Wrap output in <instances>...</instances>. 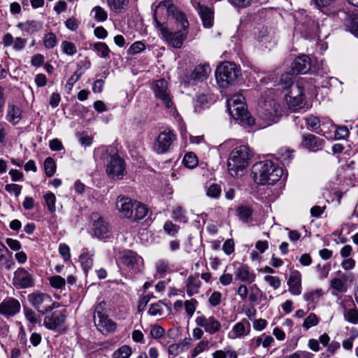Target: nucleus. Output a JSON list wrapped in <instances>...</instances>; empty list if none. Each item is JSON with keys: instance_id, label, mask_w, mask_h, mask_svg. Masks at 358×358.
Returning a JSON list of instances; mask_svg holds the SVG:
<instances>
[{"instance_id": "f257e3e1", "label": "nucleus", "mask_w": 358, "mask_h": 358, "mask_svg": "<svg viewBox=\"0 0 358 358\" xmlns=\"http://www.w3.org/2000/svg\"><path fill=\"white\" fill-rule=\"evenodd\" d=\"M94 157L105 164L106 171L110 178L119 180L125 175V162L112 148L99 147L95 149Z\"/></svg>"}, {"instance_id": "f03ea898", "label": "nucleus", "mask_w": 358, "mask_h": 358, "mask_svg": "<svg viewBox=\"0 0 358 358\" xmlns=\"http://www.w3.org/2000/svg\"><path fill=\"white\" fill-rule=\"evenodd\" d=\"M282 173V169L271 160L256 162L251 170V176L258 185H273L280 180Z\"/></svg>"}, {"instance_id": "7ed1b4c3", "label": "nucleus", "mask_w": 358, "mask_h": 358, "mask_svg": "<svg viewBox=\"0 0 358 358\" xmlns=\"http://www.w3.org/2000/svg\"><path fill=\"white\" fill-rule=\"evenodd\" d=\"M253 153L247 145H241L234 148L227 160L229 173L232 177H239L248 166Z\"/></svg>"}, {"instance_id": "20e7f679", "label": "nucleus", "mask_w": 358, "mask_h": 358, "mask_svg": "<svg viewBox=\"0 0 358 358\" xmlns=\"http://www.w3.org/2000/svg\"><path fill=\"white\" fill-rule=\"evenodd\" d=\"M245 106V98L240 93L227 99V110L229 115L241 124L252 126L255 124V119L250 115Z\"/></svg>"}, {"instance_id": "39448f33", "label": "nucleus", "mask_w": 358, "mask_h": 358, "mask_svg": "<svg viewBox=\"0 0 358 358\" xmlns=\"http://www.w3.org/2000/svg\"><path fill=\"white\" fill-rule=\"evenodd\" d=\"M94 323L97 329L104 335L113 333L116 330L117 324L107 315L104 301L94 306Z\"/></svg>"}, {"instance_id": "423d86ee", "label": "nucleus", "mask_w": 358, "mask_h": 358, "mask_svg": "<svg viewBox=\"0 0 358 358\" xmlns=\"http://www.w3.org/2000/svg\"><path fill=\"white\" fill-rule=\"evenodd\" d=\"M29 302L40 313L44 315L59 307V303L53 301L52 297L41 292H34L27 296Z\"/></svg>"}, {"instance_id": "0eeeda50", "label": "nucleus", "mask_w": 358, "mask_h": 358, "mask_svg": "<svg viewBox=\"0 0 358 358\" xmlns=\"http://www.w3.org/2000/svg\"><path fill=\"white\" fill-rule=\"evenodd\" d=\"M280 106L273 99H266L261 103L259 109V117L270 122H277L282 115Z\"/></svg>"}, {"instance_id": "6e6552de", "label": "nucleus", "mask_w": 358, "mask_h": 358, "mask_svg": "<svg viewBox=\"0 0 358 358\" xmlns=\"http://www.w3.org/2000/svg\"><path fill=\"white\" fill-rule=\"evenodd\" d=\"M296 29L298 30L303 37L306 39H313L317 36L318 24L310 16L306 15L303 17L299 15H295Z\"/></svg>"}, {"instance_id": "1a4fd4ad", "label": "nucleus", "mask_w": 358, "mask_h": 358, "mask_svg": "<svg viewBox=\"0 0 358 358\" xmlns=\"http://www.w3.org/2000/svg\"><path fill=\"white\" fill-rule=\"evenodd\" d=\"M158 9H164L168 15L176 21L178 24V29H188L189 22L185 14L170 1L161 2L158 5Z\"/></svg>"}, {"instance_id": "9d476101", "label": "nucleus", "mask_w": 358, "mask_h": 358, "mask_svg": "<svg viewBox=\"0 0 358 358\" xmlns=\"http://www.w3.org/2000/svg\"><path fill=\"white\" fill-rule=\"evenodd\" d=\"M211 69L209 64H199L194 68V71L191 73L186 74L183 76L182 83L185 87L194 85L197 82L206 79Z\"/></svg>"}, {"instance_id": "9b49d317", "label": "nucleus", "mask_w": 358, "mask_h": 358, "mask_svg": "<svg viewBox=\"0 0 358 358\" xmlns=\"http://www.w3.org/2000/svg\"><path fill=\"white\" fill-rule=\"evenodd\" d=\"M152 89L155 97L162 101L164 106L168 109H175L170 92L168 90V83L165 79H159L152 83Z\"/></svg>"}, {"instance_id": "f8f14e48", "label": "nucleus", "mask_w": 358, "mask_h": 358, "mask_svg": "<svg viewBox=\"0 0 358 358\" xmlns=\"http://www.w3.org/2000/svg\"><path fill=\"white\" fill-rule=\"evenodd\" d=\"M176 139V135L171 130L166 129L161 132L154 145V149L158 154L167 152L174 141Z\"/></svg>"}, {"instance_id": "ddd939ff", "label": "nucleus", "mask_w": 358, "mask_h": 358, "mask_svg": "<svg viewBox=\"0 0 358 358\" xmlns=\"http://www.w3.org/2000/svg\"><path fill=\"white\" fill-rule=\"evenodd\" d=\"M66 319L65 310L54 311L44 317L43 325L48 329L59 331L64 329Z\"/></svg>"}, {"instance_id": "4468645a", "label": "nucleus", "mask_w": 358, "mask_h": 358, "mask_svg": "<svg viewBox=\"0 0 358 358\" xmlns=\"http://www.w3.org/2000/svg\"><path fill=\"white\" fill-rule=\"evenodd\" d=\"M119 259L122 264L132 269H138L140 265L143 264L142 257L131 250L120 252Z\"/></svg>"}, {"instance_id": "2eb2a0df", "label": "nucleus", "mask_w": 358, "mask_h": 358, "mask_svg": "<svg viewBox=\"0 0 358 358\" xmlns=\"http://www.w3.org/2000/svg\"><path fill=\"white\" fill-rule=\"evenodd\" d=\"M136 201L129 197L119 196L116 200V208L121 216L131 219L134 216V210Z\"/></svg>"}, {"instance_id": "dca6fc26", "label": "nucleus", "mask_w": 358, "mask_h": 358, "mask_svg": "<svg viewBox=\"0 0 358 358\" xmlns=\"http://www.w3.org/2000/svg\"><path fill=\"white\" fill-rule=\"evenodd\" d=\"M188 34V29H179L176 31H170L168 30L165 31L163 38L166 42L174 48H180L183 44L184 41L186 39Z\"/></svg>"}, {"instance_id": "f3484780", "label": "nucleus", "mask_w": 358, "mask_h": 358, "mask_svg": "<svg viewBox=\"0 0 358 358\" xmlns=\"http://www.w3.org/2000/svg\"><path fill=\"white\" fill-rule=\"evenodd\" d=\"M93 218L92 229L94 236L99 239L108 238L110 232L108 223L98 214H94Z\"/></svg>"}, {"instance_id": "a211bd4d", "label": "nucleus", "mask_w": 358, "mask_h": 358, "mask_svg": "<svg viewBox=\"0 0 358 358\" xmlns=\"http://www.w3.org/2000/svg\"><path fill=\"white\" fill-rule=\"evenodd\" d=\"M325 141L312 134H303L301 137V146L311 152L322 150Z\"/></svg>"}, {"instance_id": "6ab92c4d", "label": "nucleus", "mask_w": 358, "mask_h": 358, "mask_svg": "<svg viewBox=\"0 0 358 358\" xmlns=\"http://www.w3.org/2000/svg\"><path fill=\"white\" fill-rule=\"evenodd\" d=\"M191 3L200 15L203 27L206 28L211 27L213 20V12L211 9L202 5L199 0H191Z\"/></svg>"}, {"instance_id": "aec40b11", "label": "nucleus", "mask_w": 358, "mask_h": 358, "mask_svg": "<svg viewBox=\"0 0 358 358\" xmlns=\"http://www.w3.org/2000/svg\"><path fill=\"white\" fill-rule=\"evenodd\" d=\"M13 283L17 288H27L34 285V280L27 270L20 268L14 273Z\"/></svg>"}, {"instance_id": "412c9836", "label": "nucleus", "mask_w": 358, "mask_h": 358, "mask_svg": "<svg viewBox=\"0 0 358 358\" xmlns=\"http://www.w3.org/2000/svg\"><path fill=\"white\" fill-rule=\"evenodd\" d=\"M195 322L199 327H203L210 334L216 333L221 328L220 322L213 317L198 316Z\"/></svg>"}, {"instance_id": "4be33fe9", "label": "nucleus", "mask_w": 358, "mask_h": 358, "mask_svg": "<svg viewBox=\"0 0 358 358\" xmlns=\"http://www.w3.org/2000/svg\"><path fill=\"white\" fill-rule=\"evenodd\" d=\"M311 67L310 59L308 55H303L297 57L292 63L291 70L292 74H305Z\"/></svg>"}, {"instance_id": "5701e85b", "label": "nucleus", "mask_w": 358, "mask_h": 358, "mask_svg": "<svg viewBox=\"0 0 358 358\" xmlns=\"http://www.w3.org/2000/svg\"><path fill=\"white\" fill-rule=\"evenodd\" d=\"M241 76V69L234 62H225V83L236 85Z\"/></svg>"}, {"instance_id": "b1692460", "label": "nucleus", "mask_w": 358, "mask_h": 358, "mask_svg": "<svg viewBox=\"0 0 358 358\" xmlns=\"http://www.w3.org/2000/svg\"><path fill=\"white\" fill-rule=\"evenodd\" d=\"M20 310V303L14 298L6 299L0 304V313L6 316H13Z\"/></svg>"}, {"instance_id": "393cba45", "label": "nucleus", "mask_w": 358, "mask_h": 358, "mask_svg": "<svg viewBox=\"0 0 358 358\" xmlns=\"http://www.w3.org/2000/svg\"><path fill=\"white\" fill-rule=\"evenodd\" d=\"M289 292L293 295H299L301 293V276L298 271H294L290 273L287 280Z\"/></svg>"}, {"instance_id": "a878e982", "label": "nucleus", "mask_w": 358, "mask_h": 358, "mask_svg": "<svg viewBox=\"0 0 358 358\" xmlns=\"http://www.w3.org/2000/svg\"><path fill=\"white\" fill-rule=\"evenodd\" d=\"M185 287L187 294L191 296L199 292L201 287V281L199 280V274L189 275L185 281Z\"/></svg>"}, {"instance_id": "bb28decb", "label": "nucleus", "mask_w": 358, "mask_h": 358, "mask_svg": "<svg viewBox=\"0 0 358 358\" xmlns=\"http://www.w3.org/2000/svg\"><path fill=\"white\" fill-rule=\"evenodd\" d=\"M21 113L22 110L20 107L14 103H9L8 104L6 120L9 122L13 124L18 123L21 120Z\"/></svg>"}, {"instance_id": "cd10ccee", "label": "nucleus", "mask_w": 358, "mask_h": 358, "mask_svg": "<svg viewBox=\"0 0 358 358\" xmlns=\"http://www.w3.org/2000/svg\"><path fill=\"white\" fill-rule=\"evenodd\" d=\"M255 277V274L250 271L249 267L245 265L241 266L236 271V278L245 282H253Z\"/></svg>"}, {"instance_id": "c85d7f7f", "label": "nucleus", "mask_w": 358, "mask_h": 358, "mask_svg": "<svg viewBox=\"0 0 358 358\" xmlns=\"http://www.w3.org/2000/svg\"><path fill=\"white\" fill-rule=\"evenodd\" d=\"M8 250L6 245L0 241V266H3L6 268L10 269L14 264L11 256H8Z\"/></svg>"}, {"instance_id": "c756f323", "label": "nucleus", "mask_w": 358, "mask_h": 358, "mask_svg": "<svg viewBox=\"0 0 358 358\" xmlns=\"http://www.w3.org/2000/svg\"><path fill=\"white\" fill-rule=\"evenodd\" d=\"M345 26L358 38V15L351 14L345 20Z\"/></svg>"}, {"instance_id": "7c9ffc66", "label": "nucleus", "mask_w": 358, "mask_h": 358, "mask_svg": "<svg viewBox=\"0 0 358 358\" xmlns=\"http://www.w3.org/2000/svg\"><path fill=\"white\" fill-rule=\"evenodd\" d=\"M92 255H90L87 249L83 250L80 255V262L81 266L85 273L92 268L93 265Z\"/></svg>"}, {"instance_id": "2f4dec72", "label": "nucleus", "mask_w": 358, "mask_h": 358, "mask_svg": "<svg viewBox=\"0 0 358 358\" xmlns=\"http://www.w3.org/2000/svg\"><path fill=\"white\" fill-rule=\"evenodd\" d=\"M148 209L143 203L136 201L135 208L134 210L133 218H131L133 221H138L143 220L148 215Z\"/></svg>"}, {"instance_id": "473e14b6", "label": "nucleus", "mask_w": 358, "mask_h": 358, "mask_svg": "<svg viewBox=\"0 0 358 358\" xmlns=\"http://www.w3.org/2000/svg\"><path fill=\"white\" fill-rule=\"evenodd\" d=\"M303 87L299 83L292 84L289 87L288 92L285 94L286 98H296L299 96H304Z\"/></svg>"}, {"instance_id": "72a5a7b5", "label": "nucleus", "mask_w": 358, "mask_h": 358, "mask_svg": "<svg viewBox=\"0 0 358 358\" xmlns=\"http://www.w3.org/2000/svg\"><path fill=\"white\" fill-rule=\"evenodd\" d=\"M93 49L102 58H109L110 50L106 43L97 42L93 45Z\"/></svg>"}, {"instance_id": "f704fd0d", "label": "nucleus", "mask_w": 358, "mask_h": 358, "mask_svg": "<svg viewBox=\"0 0 358 358\" xmlns=\"http://www.w3.org/2000/svg\"><path fill=\"white\" fill-rule=\"evenodd\" d=\"M107 3L112 10L120 13L127 6L129 0H107Z\"/></svg>"}, {"instance_id": "c9c22d12", "label": "nucleus", "mask_w": 358, "mask_h": 358, "mask_svg": "<svg viewBox=\"0 0 358 358\" xmlns=\"http://www.w3.org/2000/svg\"><path fill=\"white\" fill-rule=\"evenodd\" d=\"M198 158L193 152H187L185 155L182 163L188 169H194L198 165Z\"/></svg>"}, {"instance_id": "e433bc0d", "label": "nucleus", "mask_w": 358, "mask_h": 358, "mask_svg": "<svg viewBox=\"0 0 358 358\" xmlns=\"http://www.w3.org/2000/svg\"><path fill=\"white\" fill-rule=\"evenodd\" d=\"M224 62H220L217 66L215 72V77L216 83L220 89V92H222L224 88V67L222 66Z\"/></svg>"}, {"instance_id": "4c0bfd02", "label": "nucleus", "mask_w": 358, "mask_h": 358, "mask_svg": "<svg viewBox=\"0 0 358 358\" xmlns=\"http://www.w3.org/2000/svg\"><path fill=\"white\" fill-rule=\"evenodd\" d=\"M131 353V348L129 345H124L113 352V358H129Z\"/></svg>"}, {"instance_id": "58836bf2", "label": "nucleus", "mask_w": 358, "mask_h": 358, "mask_svg": "<svg viewBox=\"0 0 358 358\" xmlns=\"http://www.w3.org/2000/svg\"><path fill=\"white\" fill-rule=\"evenodd\" d=\"M92 13H94V19L96 22H104L108 18L107 12L99 6L94 7L92 10Z\"/></svg>"}, {"instance_id": "ea45409f", "label": "nucleus", "mask_w": 358, "mask_h": 358, "mask_svg": "<svg viewBox=\"0 0 358 358\" xmlns=\"http://www.w3.org/2000/svg\"><path fill=\"white\" fill-rule=\"evenodd\" d=\"M245 326L242 322H238L236 324L232 330L228 334V337L232 339L236 338L243 336L245 333Z\"/></svg>"}, {"instance_id": "a19ab883", "label": "nucleus", "mask_w": 358, "mask_h": 358, "mask_svg": "<svg viewBox=\"0 0 358 358\" xmlns=\"http://www.w3.org/2000/svg\"><path fill=\"white\" fill-rule=\"evenodd\" d=\"M208 100L206 95L203 94L198 95L194 103L195 112L201 113L203 108V106L208 103Z\"/></svg>"}, {"instance_id": "79ce46f5", "label": "nucleus", "mask_w": 358, "mask_h": 358, "mask_svg": "<svg viewBox=\"0 0 358 358\" xmlns=\"http://www.w3.org/2000/svg\"><path fill=\"white\" fill-rule=\"evenodd\" d=\"M45 204L48 207V210L53 213L55 212V202L56 197L55 195L52 192H48L43 196Z\"/></svg>"}, {"instance_id": "37998d69", "label": "nucleus", "mask_w": 358, "mask_h": 358, "mask_svg": "<svg viewBox=\"0 0 358 358\" xmlns=\"http://www.w3.org/2000/svg\"><path fill=\"white\" fill-rule=\"evenodd\" d=\"M44 169L45 174L48 177L52 176L56 171V164L54 159L51 157L45 159L44 162Z\"/></svg>"}, {"instance_id": "c03bdc74", "label": "nucleus", "mask_w": 358, "mask_h": 358, "mask_svg": "<svg viewBox=\"0 0 358 358\" xmlns=\"http://www.w3.org/2000/svg\"><path fill=\"white\" fill-rule=\"evenodd\" d=\"M278 159L283 164H289L293 157L291 151L287 148H281L278 151Z\"/></svg>"}, {"instance_id": "a18cd8bd", "label": "nucleus", "mask_w": 358, "mask_h": 358, "mask_svg": "<svg viewBox=\"0 0 358 358\" xmlns=\"http://www.w3.org/2000/svg\"><path fill=\"white\" fill-rule=\"evenodd\" d=\"M164 231L171 236H176L180 230V226L173 224L171 221H166L163 227Z\"/></svg>"}, {"instance_id": "49530a36", "label": "nucleus", "mask_w": 358, "mask_h": 358, "mask_svg": "<svg viewBox=\"0 0 358 358\" xmlns=\"http://www.w3.org/2000/svg\"><path fill=\"white\" fill-rule=\"evenodd\" d=\"M64 53L73 56L77 52V48L75 44L68 41H64L61 45Z\"/></svg>"}, {"instance_id": "de8ad7c7", "label": "nucleus", "mask_w": 358, "mask_h": 358, "mask_svg": "<svg viewBox=\"0 0 358 358\" xmlns=\"http://www.w3.org/2000/svg\"><path fill=\"white\" fill-rule=\"evenodd\" d=\"M44 45L46 48L50 49L56 46L57 43V37L52 32H49L44 36Z\"/></svg>"}, {"instance_id": "09e8293b", "label": "nucleus", "mask_w": 358, "mask_h": 358, "mask_svg": "<svg viewBox=\"0 0 358 358\" xmlns=\"http://www.w3.org/2000/svg\"><path fill=\"white\" fill-rule=\"evenodd\" d=\"M304 96H299L296 98H286V101L290 108L294 110L301 108L303 103Z\"/></svg>"}, {"instance_id": "8fccbe9b", "label": "nucleus", "mask_w": 358, "mask_h": 358, "mask_svg": "<svg viewBox=\"0 0 358 358\" xmlns=\"http://www.w3.org/2000/svg\"><path fill=\"white\" fill-rule=\"evenodd\" d=\"M24 313L26 319L31 324L32 326H35L36 324L40 323V319L33 310L24 308Z\"/></svg>"}, {"instance_id": "3c124183", "label": "nucleus", "mask_w": 358, "mask_h": 358, "mask_svg": "<svg viewBox=\"0 0 358 358\" xmlns=\"http://www.w3.org/2000/svg\"><path fill=\"white\" fill-rule=\"evenodd\" d=\"M331 287L338 292L343 293L347 291V286L345 282L339 278H333L331 280Z\"/></svg>"}, {"instance_id": "603ef678", "label": "nucleus", "mask_w": 358, "mask_h": 358, "mask_svg": "<svg viewBox=\"0 0 358 358\" xmlns=\"http://www.w3.org/2000/svg\"><path fill=\"white\" fill-rule=\"evenodd\" d=\"M164 303L162 301L151 304L148 313L152 316H161L163 314Z\"/></svg>"}, {"instance_id": "864d4df0", "label": "nucleus", "mask_w": 358, "mask_h": 358, "mask_svg": "<svg viewBox=\"0 0 358 358\" xmlns=\"http://www.w3.org/2000/svg\"><path fill=\"white\" fill-rule=\"evenodd\" d=\"M23 25L24 31L27 32L37 31L42 28L41 23L36 20L27 21Z\"/></svg>"}, {"instance_id": "5fc2aeb1", "label": "nucleus", "mask_w": 358, "mask_h": 358, "mask_svg": "<svg viewBox=\"0 0 358 358\" xmlns=\"http://www.w3.org/2000/svg\"><path fill=\"white\" fill-rule=\"evenodd\" d=\"M50 285L55 289H62L66 285L64 278L60 275H54L49 278Z\"/></svg>"}, {"instance_id": "6e6d98bb", "label": "nucleus", "mask_w": 358, "mask_h": 358, "mask_svg": "<svg viewBox=\"0 0 358 358\" xmlns=\"http://www.w3.org/2000/svg\"><path fill=\"white\" fill-rule=\"evenodd\" d=\"M221 192V186L217 184L213 183L210 185L207 189L206 194L209 197L217 198L220 196Z\"/></svg>"}, {"instance_id": "4d7b16f0", "label": "nucleus", "mask_w": 358, "mask_h": 358, "mask_svg": "<svg viewBox=\"0 0 358 358\" xmlns=\"http://www.w3.org/2000/svg\"><path fill=\"white\" fill-rule=\"evenodd\" d=\"M172 217L181 222H186L187 218L185 215V211L180 206H177L173 210Z\"/></svg>"}, {"instance_id": "13d9d810", "label": "nucleus", "mask_w": 358, "mask_h": 358, "mask_svg": "<svg viewBox=\"0 0 358 358\" xmlns=\"http://www.w3.org/2000/svg\"><path fill=\"white\" fill-rule=\"evenodd\" d=\"M344 317L349 322L358 324V310L357 308L348 310L345 313Z\"/></svg>"}, {"instance_id": "bf43d9fd", "label": "nucleus", "mask_w": 358, "mask_h": 358, "mask_svg": "<svg viewBox=\"0 0 358 358\" xmlns=\"http://www.w3.org/2000/svg\"><path fill=\"white\" fill-rule=\"evenodd\" d=\"M319 320L317 317L314 313H310L304 320L303 327L305 329H308L311 327L315 326L318 324Z\"/></svg>"}, {"instance_id": "052dcab7", "label": "nucleus", "mask_w": 358, "mask_h": 358, "mask_svg": "<svg viewBox=\"0 0 358 358\" xmlns=\"http://www.w3.org/2000/svg\"><path fill=\"white\" fill-rule=\"evenodd\" d=\"M238 215L243 221H247L252 215V210L249 207L241 206L238 209Z\"/></svg>"}, {"instance_id": "680f3d73", "label": "nucleus", "mask_w": 358, "mask_h": 358, "mask_svg": "<svg viewBox=\"0 0 358 358\" xmlns=\"http://www.w3.org/2000/svg\"><path fill=\"white\" fill-rule=\"evenodd\" d=\"M292 75L293 74L292 73V70H290L289 72L284 73L281 76L280 83L282 85H284L283 87L285 89H288L291 85L294 84L292 80Z\"/></svg>"}, {"instance_id": "e2e57ef3", "label": "nucleus", "mask_w": 358, "mask_h": 358, "mask_svg": "<svg viewBox=\"0 0 358 358\" xmlns=\"http://www.w3.org/2000/svg\"><path fill=\"white\" fill-rule=\"evenodd\" d=\"M306 124L313 130L317 129L320 126V119L314 115H309L306 118Z\"/></svg>"}, {"instance_id": "0e129e2a", "label": "nucleus", "mask_w": 358, "mask_h": 358, "mask_svg": "<svg viewBox=\"0 0 358 358\" xmlns=\"http://www.w3.org/2000/svg\"><path fill=\"white\" fill-rule=\"evenodd\" d=\"M145 48V46L143 43L141 41H136L130 46L128 51L129 53L131 55H136L143 51Z\"/></svg>"}, {"instance_id": "69168bd1", "label": "nucleus", "mask_w": 358, "mask_h": 358, "mask_svg": "<svg viewBox=\"0 0 358 358\" xmlns=\"http://www.w3.org/2000/svg\"><path fill=\"white\" fill-rule=\"evenodd\" d=\"M59 252L64 261H69L71 259L70 248L64 243H61L59 246Z\"/></svg>"}, {"instance_id": "338daca9", "label": "nucleus", "mask_w": 358, "mask_h": 358, "mask_svg": "<svg viewBox=\"0 0 358 358\" xmlns=\"http://www.w3.org/2000/svg\"><path fill=\"white\" fill-rule=\"evenodd\" d=\"M169 268V262L166 260L161 259L156 263L157 273L163 275L166 273Z\"/></svg>"}, {"instance_id": "774afa93", "label": "nucleus", "mask_w": 358, "mask_h": 358, "mask_svg": "<svg viewBox=\"0 0 358 358\" xmlns=\"http://www.w3.org/2000/svg\"><path fill=\"white\" fill-rule=\"evenodd\" d=\"M349 135V131L347 127L340 126L337 127L335 131V138L336 139H344Z\"/></svg>"}]
</instances>
